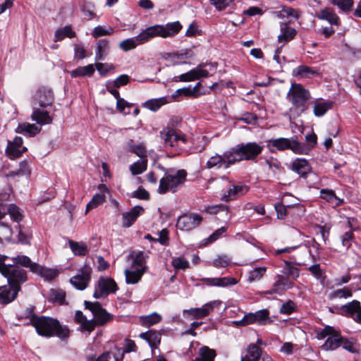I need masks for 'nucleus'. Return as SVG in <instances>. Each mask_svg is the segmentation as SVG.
I'll list each match as a JSON object with an SVG mask.
<instances>
[{
    "label": "nucleus",
    "instance_id": "29",
    "mask_svg": "<svg viewBox=\"0 0 361 361\" xmlns=\"http://www.w3.org/2000/svg\"><path fill=\"white\" fill-rule=\"evenodd\" d=\"M281 34L278 37L279 42H288L292 40L297 34L296 30L288 26L286 23H281Z\"/></svg>",
    "mask_w": 361,
    "mask_h": 361
},
{
    "label": "nucleus",
    "instance_id": "24",
    "mask_svg": "<svg viewBox=\"0 0 361 361\" xmlns=\"http://www.w3.org/2000/svg\"><path fill=\"white\" fill-rule=\"evenodd\" d=\"M214 302H208L199 308H191L185 310L184 313H187L192 319H202L208 316L213 311Z\"/></svg>",
    "mask_w": 361,
    "mask_h": 361
},
{
    "label": "nucleus",
    "instance_id": "57",
    "mask_svg": "<svg viewBox=\"0 0 361 361\" xmlns=\"http://www.w3.org/2000/svg\"><path fill=\"white\" fill-rule=\"evenodd\" d=\"M171 264L175 269L185 270L190 268L189 262L184 257L174 258L171 262Z\"/></svg>",
    "mask_w": 361,
    "mask_h": 361
},
{
    "label": "nucleus",
    "instance_id": "55",
    "mask_svg": "<svg viewBox=\"0 0 361 361\" xmlns=\"http://www.w3.org/2000/svg\"><path fill=\"white\" fill-rule=\"evenodd\" d=\"M11 236V228L7 224L0 221V241L8 240Z\"/></svg>",
    "mask_w": 361,
    "mask_h": 361
},
{
    "label": "nucleus",
    "instance_id": "25",
    "mask_svg": "<svg viewBox=\"0 0 361 361\" xmlns=\"http://www.w3.org/2000/svg\"><path fill=\"white\" fill-rule=\"evenodd\" d=\"M18 291L13 289L10 285L0 286V304L7 305L13 301Z\"/></svg>",
    "mask_w": 361,
    "mask_h": 361
},
{
    "label": "nucleus",
    "instance_id": "7",
    "mask_svg": "<svg viewBox=\"0 0 361 361\" xmlns=\"http://www.w3.org/2000/svg\"><path fill=\"white\" fill-rule=\"evenodd\" d=\"M180 121L181 119L178 117L172 118L169 125L160 132L165 147H179L180 143L185 144L187 142L186 135L178 133L173 128V122L178 123Z\"/></svg>",
    "mask_w": 361,
    "mask_h": 361
},
{
    "label": "nucleus",
    "instance_id": "26",
    "mask_svg": "<svg viewBox=\"0 0 361 361\" xmlns=\"http://www.w3.org/2000/svg\"><path fill=\"white\" fill-rule=\"evenodd\" d=\"M110 49L109 42L106 39H101L97 42V49L95 51V60H104L108 55Z\"/></svg>",
    "mask_w": 361,
    "mask_h": 361
},
{
    "label": "nucleus",
    "instance_id": "31",
    "mask_svg": "<svg viewBox=\"0 0 361 361\" xmlns=\"http://www.w3.org/2000/svg\"><path fill=\"white\" fill-rule=\"evenodd\" d=\"M140 337L146 340L152 348H157L161 342V334L156 331L149 330L142 333Z\"/></svg>",
    "mask_w": 361,
    "mask_h": 361
},
{
    "label": "nucleus",
    "instance_id": "6",
    "mask_svg": "<svg viewBox=\"0 0 361 361\" xmlns=\"http://www.w3.org/2000/svg\"><path fill=\"white\" fill-rule=\"evenodd\" d=\"M267 146L269 148L274 147L279 151L290 149L297 154H307L310 149L305 143L298 141L297 136H293L290 139L285 137L271 139L267 140Z\"/></svg>",
    "mask_w": 361,
    "mask_h": 361
},
{
    "label": "nucleus",
    "instance_id": "20",
    "mask_svg": "<svg viewBox=\"0 0 361 361\" xmlns=\"http://www.w3.org/2000/svg\"><path fill=\"white\" fill-rule=\"evenodd\" d=\"M200 281L207 286L227 287L237 283L233 277L202 278Z\"/></svg>",
    "mask_w": 361,
    "mask_h": 361
},
{
    "label": "nucleus",
    "instance_id": "27",
    "mask_svg": "<svg viewBox=\"0 0 361 361\" xmlns=\"http://www.w3.org/2000/svg\"><path fill=\"white\" fill-rule=\"evenodd\" d=\"M126 146L129 152L136 154L140 159H147V150L144 143L135 145L133 140L130 139L126 142Z\"/></svg>",
    "mask_w": 361,
    "mask_h": 361
},
{
    "label": "nucleus",
    "instance_id": "62",
    "mask_svg": "<svg viewBox=\"0 0 361 361\" xmlns=\"http://www.w3.org/2000/svg\"><path fill=\"white\" fill-rule=\"evenodd\" d=\"M236 326H246L248 324L256 323L254 313H249L245 314L244 317L239 320L233 322Z\"/></svg>",
    "mask_w": 361,
    "mask_h": 361
},
{
    "label": "nucleus",
    "instance_id": "56",
    "mask_svg": "<svg viewBox=\"0 0 361 361\" xmlns=\"http://www.w3.org/2000/svg\"><path fill=\"white\" fill-rule=\"evenodd\" d=\"M7 213H8L11 219L16 222H19L23 219V216L21 214L20 209L15 204L8 205Z\"/></svg>",
    "mask_w": 361,
    "mask_h": 361
},
{
    "label": "nucleus",
    "instance_id": "38",
    "mask_svg": "<svg viewBox=\"0 0 361 361\" xmlns=\"http://www.w3.org/2000/svg\"><path fill=\"white\" fill-rule=\"evenodd\" d=\"M319 74V73L316 68L305 65L299 66L294 70V75L302 78H310L314 75H318Z\"/></svg>",
    "mask_w": 361,
    "mask_h": 361
},
{
    "label": "nucleus",
    "instance_id": "53",
    "mask_svg": "<svg viewBox=\"0 0 361 361\" xmlns=\"http://www.w3.org/2000/svg\"><path fill=\"white\" fill-rule=\"evenodd\" d=\"M20 148L21 147H17L11 144H8L6 152L11 159H15L19 157L23 152L27 150L25 147H23L22 149Z\"/></svg>",
    "mask_w": 361,
    "mask_h": 361
},
{
    "label": "nucleus",
    "instance_id": "3",
    "mask_svg": "<svg viewBox=\"0 0 361 361\" xmlns=\"http://www.w3.org/2000/svg\"><path fill=\"white\" fill-rule=\"evenodd\" d=\"M182 28L178 21L169 23L165 25H155L150 26L138 35V39L142 42H147L155 37L166 38L178 34Z\"/></svg>",
    "mask_w": 361,
    "mask_h": 361
},
{
    "label": "nucleus",
    "instance_id": "33",
    "mask_svg": "<svg viewBox=\"0 0 361 361\" xmlns=\"http://www.w3.org/2000/svg\"><path fill=\"white\" fill-rule=\"evenodd\" d=\"M13 264L29 268L32 272H34L35 269L39 268L38 264L32 262L31 259L25 255H18L16 257H13Z\"/></svg>",
    "mask_w": 361,
    "mask_h": 361
},
{
    "label": "nucleus",
    "instance_id": "22",
    "mask_svg": "<svg viewBox=\"0 0 361 361\" xmlns=\"http://www.w3.org/2000/svg\"><path fill=\"white\" fill-rule=\"evenodd\" d=\"M148 267H142L140 268H130V269H126L124 271L126 276V281L128 284H135L138 283L142 279L143 274L147 271Z\"/></svg>",
    "mask_w": 361,
    "mask_h": 361
},
{
    "label": "nucleus",
    "instance_id": "34",
    "mask_svg": "<svg viewBox=\"0 0 361 361\" xmlns=\"http://www.w3.org/2000/svg\"><path fill=\"white\" fill-rule=\"evenodd\" d=\"M262 355V350L255 344L247 347V354L242 357L241 361H258Z\"/></svg>",
    "mask_w": 361,
    "mask_h": 361
},
{
    "label": "nucleus",
    "instance_id": "8",
    "mask_svg": "<svg viewBox=\"0 0 361 361\" xmlns=\"http://www.w3.org/2000/svg\"><path fill=\"white\" fill-rule=\"evenodd\" d=\"M2 275L7 278L8 285L18 292L21 285L27 280V271L16 264H8Z\"/></svg>",
    "mask_w": 361,
    "mask_h": 361
},
{
    "label": "nucleus",
    "instance_id": "13",
    "mask_svg": "<svg viewBox=\"0 0 361 361\" xmlns=\"http://www.w3.org/2000/svg\"><path fill=\"white\" fill-rule=\"evenodd\" d=\"M223 178L229 183L227 190L221 195V200L223 202H228L234 200L239 197L245 195L249 191L250 188L247 185H235L227 178L224 177Z\"/></svg>",
    "mask_w": 361,
    "mask_h": 361
},
{
    "label": "nucleus",
    "instance_id": "40",
    "mask_svg": "<svg viewBox=\"0 0 361 361\" xmlns=\"http://www.w3.org/2000/svg\"><path fill=\"white\" fill-rule=\"evenodd\" d=\"M167 103V98L163 97L157 99H149L146 101L142 106L152 111H157L161 106Z\"/></svg>",
    "mask_w": 361,
    "mask_h": 361
},
{
    "label": "nucleus",
    "instance_id": "28",
    "mask_svg": "<svg viewBox=\"0 0 361 361\" xmlns=\"http://www.w3.org/2000/svg\"><path fill=\"white\" fill-rule=\"evenodd\" d=\"M333 106V102L324 99L317 100L314 102L313 113L315 116L321 117L324 116Z\"/></svg>",
    "mask_w": 361,
    "mask_h": 361
},
{
    "label": "nucleus",
    "instance_id": "19",
    "mask_svg": "<svg viewBox=\"0 0 361 361\" xmlns=\"http://www.w3.org/2000/svg\"><path fill=\"white\" fill-rule=\"evenodd\" d=\"M289 169L304 178H307L312 171V167L309 162L306 159L301 158H297L293 160L290 164Z\"/></svg>",
    "mask_w": 361,
    "mask_h": 361
},
{
    "label": "nucleus",
    "instance_id": "16",
    "mask_svg": "<svg viewBox=\"0 0 361 361\" xmlns=\"http://www.w3.org/2000/svg\"><path fill=\"white\" fill-rule=\"evenodd\" d=\"M293 286L294 283L289 279V277L284 275L278 274L276 276L275 282L274 283L271 288L268 290L267 293L269 294H281V293L285 292L286 290L292 288Z\"/></svg>",
    "mask_w": 361,
    "mask_h": 361
},
{
    "label": "nucleus",
    "instance_id": "15",
    "mask_svg": "<svg viewBox=\"0 0 361 361\" xmlns=\"http://www.w3.org/2000/svg\"><path fill=\"white\" fill-rule=\"evenodd\" d=\"M33 99L35 106L45 108L52 104L54 94L51 89L42 87L37 90Z\"/></svg>",
    "mask_w": 361,
    "mask_h": 361
},
{
    "label": "nucleus",
    "instance_id": "14",
    "mask_svg": "<svg viewBox=\"0 0 361 361\" xmlns=\"http://www.w3.org/2000/svg\"><path fill=\"white\" fill-rule=\"evenodd\" d=\"M202 217L198 214H184L180 216L176 222L177 228L190 231L200 225Z\"/></svg>",
    "mask_w": 361,
    "mask_h": 361
},
{
    "label": "nucleus",
    "instance_id": "9",
    "mask_svg": "<svg viewBox=\"0 0 361 361\" xmlns=\"http://www.w3.org/2000/svg\"><path fill=\"white\" fill-rule=\"evenodd\" d=\"M327 336V339L321 346L322 350H334L341 345L342 336L334 327L326 326L322 331H319L317 335L319 339H324Z\"/></svg>",
    "mask_w": 361,
    "mask_h": 361
},
{
    "label": "nucleus",
    "instance_id": "63",
    "mask_svg": "<svg viewBox=\"0 0 361 361\" xmlns=\"http://www.w3.org/2000/svg\"><path fill=\"white\" fill-rule=\"evenodd\" d=\"M265 162L268 165L269 169L271 170L274 173H276L282 169L281 162L277 159L271 157L267 159Z\"/></svg>",
    "mask_w": 361,
    "mask_h": 361
},
{
    "label": "nucleus",
    "instance_id": "23",
    "mask_svg": "<svg viewBox=\"0 0 361 361\" xmlns=\"http://www.w3.org/2000/svg\"><path fill=\"white\" fill-rule=\"evenodd\" d=\"M317 18L328 21L332 26L338 27L341 20L332 8H325L319 11L317 14Z\"/></svg>",
    "mask_w": 361,
    "mask_h": 361
},
{
    "label": "nucleus",
    "instance_id": "12",
    "mask_svg": "<svg viewBox=\"0 0 361 361\" xmlns=\"http://www.w3.org/2000/svg\"><path fill=\"white\" fill-rule=\"evenodd\" d=\"M231 149L225 151L222 155L216 154L209 158L207 162L208 169L217 168L228 169L231 165L235 164Z\"/></svg>",
    "mask_w": 361,
    "mask_h": 361
},
{
    "label": "nucleus",
    "instance_id": "52",
    "mask_svg": "<svg viewBox=\"0 0 361 361\" xmlns=\"http://www.w3.org/2000/svg\"><path fill=\"white\" fill-rule=\"evenodd\" d=\"M267 268L265 267H257L249 272L248 281L252 283L259 280L265 274Z\"/></svg>",
    "mask_w": 361,
    "mask_h": 361
},
{
    "label": "nucleus",
    "instance_id": "18",
    "mask_svg": "<svg viewBox=\"0 0 361 361\" xmlns=\"http://www.w3.org/2000/svg\"><path fill=\"white\" fill-rule=\"evenodd\" d=\"M145 212V209L142 206H135L129 212L122 214V226L124 228L130 227L137 220L139 216Z\"/></svg>",
    "mask_w": 361,
    "mask_h": 361
},
{
    "label": "nucleus",
    "instance_id": "39",
    "mask_svg": "<svg viewBox=\"0 0 361 361\" xmlns=\"http://www.w3.org/2000/svg\"><path fill=\"white\" fill-rule=\"evenodd\" d=\"M75 37V32L72 30L71 27L66 25L62 28H59L54 34V42H59L65 37L73 38Z\"/></svg>",
    "mask_w": 361,
    "mask_h": 361
},
{
    "label": "nucleus",
    "instance_id": "44",
    "mask_svg": "<svg viewBox=\"0 0 361 361\" xmlns=\"http://www.w3.org/2000/svg\"><path fill=\"white\" fill-rule=\"evenodd\" d=\"M145 42L138 39V35L133 38H129L120 42L119 48L124 51H128L135 49L137 44H142Z\"/></svg>",
    "mask_w": 361,
    "mask_h": 361
},
{
    "label": "nucleus",
    "instance_id": "30",
    "mask_svg": "<svg viewBox=\"0 0 361 361\" xmlns=\"http://www.w3.org/2000/svg\"><path fill=\"white\" fill-rule=\"evenodd\" d=\"M31 118L32 121L40 125L49 124L52 121L51 117L47 111L40 110L36 107H34Z\"/></svg>",
    "mask_w": 361,
    "mask_h": 361
},
{
    "label": "nucleus",
    "instance_id": "11",
    "mask_svg": "<svg viewBox=\"0 0 361 361\" xmlns=\"http://www.w3.org/2000/svg\"><path fill=\"white\" fill-rule=\"evenodd\" d=\"M85 308L90 310L94 315V319H93L95 322V326L97 325L103 326L113 319V316L107 312L98 302H92L85 301Z\"/></svg>",
    "mask_w": 361,
    "mask_h": 361
},
{
    "label": "nucleus",
    "instance_id": "36",
    "mask_svg": "<svg viewBox=\"0 0 361 361\" xmlns=\"http://www.w3.org/2000/svg\"><path fill=\"white\" fill-rule=\"evenodd\" d=\"M129 259H132V268L135 267V266H137V268L142 267H147L145 265L146 259L148 258V255H146L143 251H138V252H132L128 255Z\"/></svg>",
    "mask_w": 361,
    "mask_h": 361
},
{
    "label": "nucleus",
    "instance_id": "1",
    "mask_svg": "<svg viewBox=\"0 0 361 361\" xmlns=\"http://www.w3.org/2000/svg\"><path fill=\"white\" fill-rule=\"evenodd\" d=\"M32 325L35 328L37 333L44 337L57 336L61 341H66L71 335L67 326L61 325L58 319L52 317H34Z\"/></svg>",
    "mask_w": 361,
    "mask_h": 361
},
{
    "label": "nucleus",
    "instance_id": "54",
    "mask_svg": "<svg viewBox=\"0 0 361 361\" xmlns=\"http://www.w3.org/2000/svg\"><path fill=\"white\" fill-rule=\"evenodd\" d=\"M285 267L283 269L284 276H291L293 279H296L299 276V269L291 264L290 262L285 261Z\"/></svg>",
    "mask_w": 361,
    "mask_h": 361
},
{
    "label": "nucleus",
    "instance_id": "21",
    "mask_svg": "<svg viewBox=\"0 0 361 361\" xmlns=\"http://www.w3.org/2000/svg\"><path fill=\"white\" fill-rule=\"evenodd\" d=\"M74 321L76 324H79L80 326L78 328L80 331H88L89 333L93 331L95 329V322L94 319H87L83 313L78 310L75 313Z\"/></svg>",
    "mask_w": 361,
    "mask_h": 361
},
{
    "label": "nucleus",
    "instance_id": "50",
    "mask_svg": "<svg viewBox=\"0 0 361 361\" xmlns=\"http://www.w3.org/2000/svg\"><path fill=\"white\" fill-rule=\"evenodd\" d=\"M106 200V197L104 194L97 193L95 194L91 201L87 204L86 207V212H89L90 209L98 207L104 202Z\"/></svg>",
    "mask_w": 361,
    "mask_h": 361
},
{
    "label": "nucleus",
    "instance_id": "35",
    "mask_svg": "<svg viewBox=\"0 0 361 361\" xmlns=\"http://www.w3.org/2000/svg\"><path fill=\"white\" fill-rule=\"evenodd\" d=\"M95 71V66L93 64H89L85 66H79L76 69L70 72L72 78L76 77H90Z\"/></svg>",
    "mask_w": 361,
    "mask_h": 361
},
{
    "label": "nucleus",
    "instance_id": "51",
    "mask_svg": "<svg viewBox=\"0 0 361 361\" xmlns=\"http://www.w3.org/2000/svg\"><path fill=\"white\" fill-rule=\"evenodd\" d=\"M114 28L110 26L106 27L98 25L94 28L92 34L94 37L97 38L102 36L110 35L114 33Z\"/></svg>",
    "mask_w": 361,
    "mask_h": 361
},
{
    "label": "nucleus",
    "instance_id": "41",
    "mask_svg": "<svg viewBox=\"0 0 361 361\" xmlns=\"http://www.w3.org/2000/svg\"><path fill=\"white\" fill-rule=\"evenodd\" d=\"M148 159L146 158L140 159L129 166L130 171L134 176L141 174L146 171Z\"/></svg>",
    "mask_w": 361,
    "mask_h": 361
},
{
    "label": "nucleus",
    "instance_id": "60",
    "mask_svg": "<svg viewBox=\"0 0 361 361\" xmlns=\"http://www.w3.org/2000/svg\"><path fill=\"white\" fill-rule=\"evenodd\" d=\"M354 240V234L353 231H346L341 236V243L343 247L349 249L351 247L352 242Z\"/></svg>",
    "mask_w": 361,
    "mask_h": 361
},
{
    "label": "nucleus",
    "instance_id": "10",
    "mask_svg": "<svg viewBox=\"0 0 361 361\" xmlns=\"http://www.w3.org/2000/svg\"><path fill=\"white\" fill-rule=\"evenodd\" d=\"M118 290L116 281L109 277H100L95 286L94 297L97 299L105 298Z\"/></svg>",
    "mask_w": 361,
    "mask_h": 361
},
{
    "label": "nucleus",
    "instance_id": "58",
    "mask_svg": "<svg viewBox=\"0 0 361 361\" xmlns=\"http://www.w3.org/2000/svg\"><path fill=\"white\" fill-rule=\"evenodd\" d=\"M176 81H182V82H190L193 81L195 80H197V75H196V72L195 68L192 69L188 73H183L175 78Z\"/></svg>",
    "mask_w": 361,
    "mask_h": 361
},
{
    "label": "nucleus",
    "instance_id": "46",
    "mask_svg": "<svg viewBox=\"0 0 361 361\" xmlns=\"http://www.w3.org/2000/svg\"><path fill=\"white\" fill-rule=\"evenodd\" d=\"M255 317V322L256 323L264 325L266 324L267 322L270 323L272 322V320L270 319L269 317V312L264 309L259 310L254 313Z\"/></svg>",
    "mask_w": 361,
    "mask_h": 361
},
{
    "label": "nucleus",
    "instance_id": "45",
    "mask_svg": "<svg viewBox=\"0 0 361 361\" xmlns=\"http://www.w3.org/2000/svg\"><path fill=\"white\" fill-rule=\"evenodd\" d=\"M38 267L35 269L33 273L37 274L49 280L54 279L58 274V271L55 269H47L39 264H38Z\"/></svg>",
    "mask_w": 361,
    "mask_h": 361
},
{
    "label": "nucleus",
    "instance_id": "5",
    "mask_svg": "<svg viewBox=\"0 0 361 361\" xmlns=\"http://www.w3.org/2000/svg\"><path fill=\"white\" fill-rule=\"evenodd\" d=\"M186 176L187 172L184 169L178 170L176 172L173 169H169L165 173V176L160 179L159 193L165 194L167 191L175 192L177 188L185 181Z\"/></svg>",
    "mask_w": 361,
    "mask_h": 361
},
{
    "label": "nucleus",
    "instance_id": "47",
    "mask_svg": "<svg viewBox=\"0 0 361 361\" xmlns=\"http://www.w3.org/2000/svg\"><path fill=\"white\" fill-rule=\"evenodd\" d=\"M331 4L345 13L350 11L354 5L353 0H331Z\"/></svg>",
    "mask_w": 361,
    "mask_h": 361
},
{
    "label": "nucleus",
    "instance_id": "64",
    "mask_svg": "<svg viewBox=\"0 0 361 361\" xmlns=\"http://www.w3.org/2000/svg\"><path fill=\"white\" fill-rule=\"evenodd\" d=\"M51 299L54 301L58 302L60 304H63L64 302L65 298H66V294L61 290H56V289L51 290Z\"/></svg>",
    "mask_w": 361,
    "mask_h": 361
},
{
    "label": "nucleus",
    "instance_id": "49",
    "mask_svg": "<svg viewBox=\"0 0 361 361\" xmlns=\"http://www.w3.org/2000/svg\"><path fill=\"white\" fill-rule=\"evenodd\" d=\"M94 66L102 76H105L109 73H113L115 70V66L112 63H96Z\"/></svg>",
    "mask_w": 361,
    "mask_h": 361
},
{
    "label": "nucleus",
    "instance_id": "32",
    "mask_svg": "<svg viewBox=\"0 0 361 361\" xmlns=\"http://www.w3.org/2000/svg\"><path fill=\"white\" fill-rule=\"evenodd\" d=\"M341 310L343 313L348 315L353 316L354 320L357 318V315L361 312L360 302L357 300H353L341 307Z\"/></svg>",
    "mask_w": 361,
    "mask_h": 361
},
{
    "label": "nucleus",
    "instance_id": "42",
    "mask_svg": "<svg viewBox=\"0 0 361 361\" xmlns=\"http://www.w3.org/2000/svg\"><path fill=\"white\" fill-rule=\"evenodd\" d=\"M352 288L348 286H345L342 288L337 289L331 292L329 295V298L331 300L336 298H348L352 297Z\"/></svg>",
    "mask_w": 361,
    "mask_h": 361
},
{
    "label": "nucleus",
    "instance_id": "48",
    "mask_svg": "<svg viewBox=\"0 0 361 361\" xmlns=\"http://www.w3.org/2000/svg\"><path fill=\"white\" fill-rule=\"evenodd\" d=\"M161 320V317L157 313L145 316L142 317V324L146 327H149L159 323Z\"/></svg>",
    "mask_w": 361,
    "mask_h": 361
},
{
    "label": "nucleus",
    "instance_id": "4",
    "mask_svg": "<svg viewBox=\"0 0 361 361\" xmlns=\"http://www.w3.org/2000/svg\"><path fill=\"white\" fill-rule=\"evenodd\" d=\"M264 147L257 142L240 143L231 148L234 164L242 161H255L262 152Z\"/></svg>",
    "mask_w": 361,
    "mask_h": 361
},
{
    "label": "nucleus",
    "instance_id": "43",
    "mask_svg": "<svg viewBox=\"0 0 361 361\" xmlns=\"http://www.w3.org/2000/svg\"><path fill=\"white\" fill-rule=\"evenodd\" d=\"M68 244L75 255L85 256L87 254V247L84 243L70 240Z\"/></svg>",
    "mask_w": 361,
    "mask_h": 361
},
{
    "label": "nucleus",
    "instance_id": "37",
    "mask_svg": "<svg viewBox=\"0 0 361 361\" xmlns=\"http://www.w3.org/2000/svg\"><path fill=\"white\" fill-rule=\"evenodd\" d=\"M200 356L192 361H214L216 355V351L207 346H203L200 348Z\"/></svg>",
    "mask_w": 361,
    "mask_h": 361
},
{
    "label": "nucleus",
    "instance_id": "2",
    "mask_svg": "<svg viewBox=\"0 0 361 361\" xmlns=\"http://www.w3.org/2000/svg\"><path fill=\"white\" fill-rule=\"evenodd\" d=\"M286 97L291 103L293 109L298 114H301L309 109V101L311 98L310 92L301 84H293Z\"/></svg>",
    "mask_w": 361,
    "mask_h": 361
},
{
    "label": "nucleus",
    "instance_id": "61",
    "mask_svg": "<svg viewBox=\"0 0 361 361\" xmlns=\"http://www.w3.org/2000/svg\"><path fill=\"white\" fill-rule=\"evenodd\" d=\"M341 345L344 349L350 352L355 353L357 351V346L356 343L352 339H347L342 337V343Z\"/></svg>",
    "mask_w": 361,
    "mask_h": 361
},
{
    "label": "nucleus",
    "instance_id": "17",
    "mask_svg": "<svg viewBox=\"0 0 361 361\" xmlns=\"http://www.w3.org/2000/svg\"><path fill=\"white\" fill-rule=\"evenodd\" d=\"M91 269L89 267H84L80 270L79 274L73 276L70 281L71 284L78 290H84L88 286L90 281Z\"/></svg>",
    "mask_w": 361,
    "mask_h": 361
},
{
    "label": "nucleus",
    "instance_id": "59",
    "mask_svg": "<svg viewBox=\"0 0 361 361\" xmlns=\"http://www.w3.org/2000/svg\"><path fill=\"white\" fill-rule=\"evenodd\" d=\"M226 231V227H221L216 230L212 234H211L207 238L204 239V244L207 245L212 243L219 239L224 233Z\"/></svg>",
    "mask_w": 361,
    "mask_h": 361
}]
</instances>
